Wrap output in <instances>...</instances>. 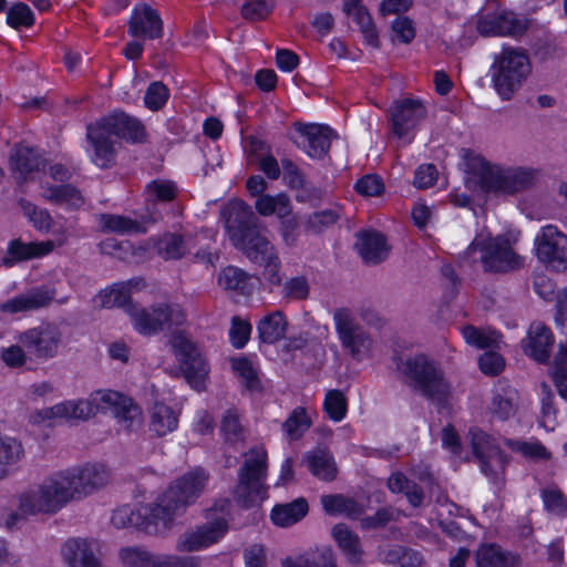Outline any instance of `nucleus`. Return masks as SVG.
<instances>
[{"instance_id":"1","label":"nucleus","mask_w":567,"mask_h":567,"mask_svg":"<svg viewBox=\"0 0 567 567\" xmlns=\"http://www.w3.org/2000/svg\"><path fill=\"white\" fill-rule=\"evenodd\" d=\"M100 411H111L127 431L142 424V411L128 396L116 391H99L87 400L68 401L44 409L45 419L87 420Z\"/></svg>"},{"instance_id":"2","label":"nucleus","mask_w":567,"mask_h":567,"mask_svg":"<svg viewBox=\"0 0 567 567\" xmlns=\"http://www.w3.org/2000/svg\"><path fill=\"white\" fill-rule=\"evenodd\" d=\"M223 216L229 241L250 261H262L265 256L276 250L268 237V228L246 203L230 204Z\"/></svg>"},{"instance_id":"3","label":"nucleus","mask_w":567,"mask_h":567,"mask_svg":"<svg viewBox=\"0 0 567 567\" xmlns=\"http://www.w3.org/2000/svg\"><path fill=\"white\" fill-rule=\"evenodd\" d=\"M467 185L472 183L485 194L514 195L530 188L536 179V172L525 167H503L492 164L484 157L471 156L467 162Z\"/></svg>"},{"instance_id":"4","label":"nucleus","mask_w":567,"mask_h":567,"mask_svg":"<svg viewBox=\"0 0 567 567\" xmlns=\"http://www.w3.org/2000/svg\"><path fill=\"white\" fill-rule=\"evenodd\" d=\"M394 362L406 385L430 401L440 404L446 402L450 395V383L440 363L422 353L405 358L396 357Z\"/></svg>"},{"instance_id":"5","label":"nucleus","mask_w":567,"mask_h":567,"mask_svg":"<svg viewBox=\"0 0 567 567\" xmlns=\"http://www.w3.org/2000/svg\"><path fill=\"white\" fill-rule=\"evenodd\" d=\"M68 504L56 474L45 478L40 485L33 486L18 496V511L12 512L7 520L13 527L19 520L39 514L53 515Z\"/></svg>"},{"instance_id":"6","label":"nucleus","mask_w":567,"mask_h":567,"mask_svg":"<svg viewBox=\"0 0 567 567\" xmlns=\"http://www.w3.org/2000/svg\"><path fill=\"white\" fill-rule=\"evenodd\" d=\"M209 474L202 467H197L173 482L169 487L157 498L161 508L162 526L166 528L175 516L181 515L194 504L203 494Z\"/></svg>"},{"instance_id":"7","label":"nucleus","mask_w":567,"mask_h":567,"mask_svg":"<svg viewBox=\"0 0 567 567\" xmlns=\"http://www.w3.org/2000/svg\"><path fill=\"white\" fill-rule=\"evenodd\" d=\"M492 70L496 92L503 100L508 101L526 81L532 65L525 50L503 48L502 52L495 56Z\"/></svg>"},{"instance_id":"8","label":"nucleus","mask_w":567,"mask_h":567,"mask_svg":"<svg viewBox=\"0 0 567 567\" xmlns=\"http://www.w3.org/2000/svg\"><path fill=\"white\" fill-rule=\"evenodd\" d=\"M481 252L480 260L484 270L489 272H507L517 270L523 266V259L512 248L509 240L495 237L488 240L476 237L464 251V258L472 259L476 251Z\"/></svg>"},{"instance_id":"9","label":"nucleus","mask_w":567,"mask_h":567,"mask_svg":"<svg viewBox=\"0 0 567 567\" xmlns=\"http://www.w3.org/2000/svg\"><path fill=\"white\" fill-rule=\"evenodd\" d=\"M128 315L134 328L145 336L178 328L186 321L182 307L172 302H159L147 308L131 307Z\"/></svg>"},{"instance_id":"10","label":"nucleus","mask_w":567,"mask_h":567,"mask_svg":"<svg viewBox=\"0 0 567 567\" xmlns=\"http://www.w3.org/2000/svg\"><path fill=\"white\" fill-rule=\"evenodd\" d=\"M230 502L221 499L207 509L208 522L195 530L184 533L177 542V549L195 551L216 543L227 530V515Z\"/></svg>"},{"instance_id":"11","label":"nucleus","mask_w":567,"mask_h":567,"mask_svg":"<svg viewBox=\"0 0 567 567\" xmlns=\"http://www.w3.org/2000/svg\"><path fill=\"white\" fill-rule=\"evenodd\" d=\"M55 474L68 503L94 493L105 486L110 480L109 471L99 464L71 467Z\"/></svg>"},{"instance_id":"12","label":"nucleus","mask_w":567,"mask_h":567,"mask_svg":"<svg viewBox=\"0 0 567 567\" xmlns=\"http://www.w3.org/2000/svg\"><path fill=\"white\" fill-rule=\"evenodd\" d=\"M238 472L235 496L245 506H250L260 494L267 475V452L261 447L250 449Z\"/></svg>"},{"instance_id":"13","label":"nucleus","mask_w":567,"mask_h":567,"mask_svg":"<svg viewBox=\"0 0 567 567\" xmlns=\"http://www.w3.org/2000/svg\"><path fill=\"white\" fill-rule=\"evenodd\" d=\"M474 456L478 461L482 473L495 485L503 484V473L507 456L495 440L483 430L472 427L468 432Z\"/></svg>"},{"instance_id":"14","label":"nucleus","mask_w":567,"mask_h":567,"mask_svg":"<svg viewBox=\"0 0 567 567\" xmlns=\"http://www.w3.org/2000/svg\"><path fill=\"white\" fill-rule=\"evenodd\" d=\"M18 341L30 355L39 360H48L58 354L63 342V334L58 324L42 322L38 327L20 333Z\"/></svg>"},{"instance_id":"15","label":"nucleus","mask_w":567,"mask_h":567,"mask_svg":"<svg viewBox=\"0 0 567 567\" xmlns=\"http://www.w3.org/2000/svg\"><path fill=\"white\" fill-rule=\"evenodd\" d=\"M333 321L341 346L352 358L358 359L371 349L373 344L371 334L355 321L349 308H337L333 312Z\"/></svg>"},{"instance_id":"16","label":"nucleus","mask_w":567,"mask_h":567,"mask_svg":"<svg viewBox=\"0 0 567 567\" xmlns=\"http://www.w3.org/2000/svg\"><path fill=\"white\" fill-rule=\"evenodd\" d=\"M536 256L556 272L567 270V236L554 225L544 226L535 238Z\"/></svg>"},{"instance_id":"17","label":"nucleus","mask_w":567,"mask_h":567,"mask_svg":"<svg viewBox=\"0 0 567 567\" xmlns=\"http://www.w3.org/2000/svg\"><path fill=\"white\" fill-rule=\"evenodd\" d=\"M171 343L185 379L193 388L200 390L208 374L206 360L196 344L181 332L172 337Z\"/></svg>"},{"instance_id":"18","label":"nucleus","mask_w":567,"mask_h":567,"mask_svg":"<svg viewBox=\"0 0 567 567\" xmlns=\"http://www.w3.org/2000/svg\"><path fill=\"white\" fill-rule=\"evenodd\" d=\"M162 514L156 503L135 509L130 505L116 508L111 517L116 528L134 527L147 534H155L162 526Z\"/></svg>"},{"instance_id":"19","label":"nucleus","mask_w":567,"mask_h":567,"mask_svg":"<svg viewBox=\"0 0 567 567\" xmlns=\"http://www.w3.org/2000/svg\"><path fill=\"white\" fill-rule=\"evenodd\" d=\"M393 133L405 137L426 116V109L419 100L404 99L390 110Z\"/></svg>"},{"instance_id":"20","label":"nucleus","mask_w":567,"mask_h":567,"mask_svg":"<svg viewBox=\"0 0 567 567\" xmlns=\"http://www.w3.org/2000/svg\"><path fill=\"white\" fill-rule=\"evenodd\" d=\"M96 124L111 136H116L132 143H141L145 138V127L135 117L124 112H114L102 117Z\"/></svg>"},{"instance_id":"21","label":"nucleus","mask_w":567,"mask_h":567,"mask_svg":"<svg viewBox=\"0 0 567 567\" xmlns=\"http://www.w3.org/2000/svg\"><path fill=\"white\" fill-rule=\"evenodd\" d=\"M128 33L135 38L159 39L163 37V21L147 3L136 4L128 20Z\"/></svg>"},{"instance_id":"22","label":"nucleus","mask_w":567,"mask_h":567,"mask_svg":"<svg viewBox=\"0 0 567 567\" xmlns=\"http://www.w3.org/2000/svg\"><path fill=\"white\" fill-rule=\"evenodd\" d=\"M554 344V336L542 322H533L527 337L522 340L524 353L538 363H547Z\"/></svg>"},{"instance_id":"23","label":"nucleus","mask_w":567,"mask_h":567,"mask_svg":"<svg viewBox=\"0 0 567 567\" xmlns=\"http://www.w3.org/2000/svg\"><path fill=\"white\" fill-rule=\"evenodd\" d=\"M53 299L54 292L52 290L45 287L32 288L1 303L0 310L9 315L35 311L48 307Z\"/></svg>"},{"instance_id":"24","label":"nucleus","mask_w":567,"mask_h":567,"mask_svg":"<svg viewBox=\"0 0 567 567\" xmlns=\"http://www.w3.org/2000/svg\"><path fill=\"white\" fill-rule=\"evenodd\" d=\"M86 138L93 148L92 162L100 168H110L115 164V141L96 123L86 126Z\"/></svg>"},{"instance_id":"25","label":"nucleus","mask_w":567,"mask_h":567,"mask_svg":"<svg viewBox=\"0 0 567 567\" xmlns=\"http://www.w3.org/2000/svg\"><path fill=\"white\" fill-rule=\"evenodd\" d=\"M97 543L93 539L72 538L62 549L63 557L70 567H103L96 557Z\"/></svg>"},{"instance_id":"26","label":"nucleus","mask_w":567,"mask_h":567,"mask_svg":"<svg viewBox=\"0 0 567 567\" xmlns=\"http://www.w3.org/2000/svg\"><path fill=\"white\" fill-rule=\"evenodd\" d=\"M526 25L513 13L503 12L496 16H486L478 20L477 31L487 35H520L525 32Z\"/></svg>"},{"instance_id":"27","label":"nucleus","mask_w":567,"mask_h":567,"mask_svg":"<svg viewBox=\"0 0 567 567\" xmlns=\"http://www.w3.org/2000/svg\"><path fill=\"white\" fill-rule=\"evenodd\" d=\"M44 167V159L34 147L28 145L16 146L10 155V168L20 183L28 179L33 172Z\"/></svg>"},{"instance_id":"28","label":"nucleus","mask_w":567,"mask_h":567,"mask_svg":"<svg viewBox=\"0 0 567 567\" xmlns=\"http://www.w3.org/2000/svg\"><path fill=\"white\" fill-rule=\"evenodd\" d=\"M297 131L306 138L303 147L307 154L313 158L323 157L331 146L333 131L326 125L299 124Z\"/></svg>"},{"instance_id":"29","label":"nucleus","mask_w":567,"mask_h":567,"mask_svg":"<svg viewBox=\"0 0 567 567\" xmlns=\"http://www.w3.org/2000/svg\"><path fill=\"white\" fill-rule=\"evenodd\" d=\"M41 189L44 199L54 205L64 206L71 210H78L85 204L82 192L76 186L69 183L59 185L42 183Z\"/></svg>"},{"instance_id":"30","label":"nucleus","mask_w":567,"mask_h":567,"mask_svg":"<svg viewBox=\"0 0 567 567\" xmlns=\"http://www.w3.org/2000/svg\"><path fill=\"white\" fill-rule=\"evenodd\" d=\"M54 249L52 240L24 243L20 238L9 243L7 256L2 261L6 266H12L16 262L40 258L50 254Z\"/></svg>"},{"instance_id":"31","label":"nucleus","mask_w":567,"mask_h":567,"mask_svg":"<svg viewBox=\"0 0 567 567\" xmlns=\"http://www.w3.org/2000/svg\"><path fill=\"white\" fill-rule=\"evenodd\" d=\"M357 237L355 247L367 264L377 265L388 257L389 247L382 234L375 230H368L359 233Z\"/></svg>"},{"instance_id":"32","label":"nucleus","mask_w":567,"mask_h":567,"mask_svg":"<svg viewBox=\"0 0 567 567\" xmlns=\"http://www.w3.org/2000/svg\"><path fill=\"white\" fill-rule=\"evenodd\" d=\"M331 534L347 561L354 566L361 565L364 550L359 535L342 523L334 525Z\"/></svg>"},{"instance_id":"33","label":"nucleus","mask_w":567,"mask_h":567,"mask_svg":"<svg viewBox=\"0 0 567 567\" xmlns=\"http://www.w3.org/2000/svg\"><path fill=\"white\" fill-rule=\"evenodd\" d=\"M476 567H519L520 556L502 548L499 545H482L475 555Z\"/></svg>"},{"instance_id":"34","label":"nucleus","mask_w":567,"mask_h":567,"mask_svg":"<svg viewBox=\"0 0 567 567\" xmlns=\"http://www.w3.org/2000/svg\"><path fill=\"white\" fill-rule=\"evenodd\" d=\"M192 237L176 233H165L156 243L157 254L165 260H177L190 251Z\"/></svg>"},{"instance_id":"35","label":"nucleus","mask_w":567,"mask_h":567,"mask_svg":"<svg viewBox=\"0 0 567 567\" xmlns=\"http://www.w3.org/2000/svg\"><path fill=\"white\" fill-rule=\"evenodd\" d=\"M308 511V502L299 497L290 503L277 504L271 511V520L277 526L288 527L300 522Z\"/></svg>"},{"instance_id":"36","label":"nucleus","mask_w":567,"mask_h":567,"mask_svg":"<svg viewBox=\"0 0 567 567\" xmlns=\"http://www.w3.org/2000/svg\"><path fill=\"white\" fill-rule=\"evenodd\" d=\"M382 561L388 565H398L399 567H424L423 555L412 548L392 545L382 550Z\"/></svg>"},{"instance_id":"37","label":"nucleus","mask_w":567,"mask_h":567,"mask_svg":"<svg viewBox=\"0 0 567 567\" xmlns=\"http://www.w3.org/2000/svg\"><path fill=\"white\" fill-rule=\"evenodd\" d=\"M324 512L329 515H346L357 518L363 513V507L353 498L342 494L322 495L320 497Z\"/></svg>"},{"instance_id":"38","label":"nucleus","mask_w":567,"mask_h":567,"mask_svg":"<svg viewBox=\"0 0 567 567\" xmlns=\"http://www.w3.org/2000/svg\"><path fill=\"white\" fill-rule=\"evenodd\" d=\"M288 322L281 311H275L264 317L258 326V336L261 342L272 344L286 334Z\"/></svg>"},{"instance_id":"39","label":"nucleus","mask_w":567,"mask_h":567,"mask_svg":"<svg viewBox=\"0 0 567 567\" xmlns=\"http://www.w3.org/2000/svg\"><path fill=\"white\" fill-rule=\"evenodd\" d=\"M178 425L175 411L164 404L155 403L151 411L150 431L157 436H164L173 432Z\"/></svg>"},{"instance_id":"40","label":"nucleus","mask_w":567,"mask_h":567,"mask_svg":"<svg viewBox=\"0 0 567 567\" xmlns=\"http://www.w3.org/2000/svg\"><path fill=\"white\" fill-rule=\"evenodd\" d=\"M255 208L261 216H270L276 214L280 218L287 217L291 212L290 199L286 194L271 196L262 194L258 196Z\"/></svg>"},{"instance_id":"41","label":"nucleus","mask_w":567,"mask_h":567,"mask_svg":"<svg viewBox=\"0 0 567 567\" xmlns=\"http://www.w3.org/2000/svg\"><path fill=\"white\" fill-rule=\"evenodd\" d=\"M250 277L243 269L228 266L221 270L218 277V284L225 290H233L239 295H250Z\"/></svg>"},{"instance_id":"42","label":"nucleus","mask_w":567,"mask_h":567,"mask_svg":"<svg viewBox=\"0 0 567 567\" xmlns=\"http://www.w3.org/2000/svg\"><path fill=\"white\" fill-rule=\"evenodd\" d=\"M309 471L323 481H332L337 475V467L332 455L323 450H317L307 456Z\"/></svg>"},{"instance_id":"43","label":"nucleus","mask_w":567,"mask_h":567,"mask_svg":"<svg viewBox=\"0 0 567 567\" xmlns=\"http://www.w3.org/2000/svg\"><path fill=\"white\" fill-rule=\"evenodd\" d=\"M99 299L104 308H123L128 313V308L135 307L131 301V292L121 282L114 284L110 289L100 292Z\"/></svg>"},{"instance_id":"44","label":"nucleus","mask_w":567,"mask_h":567,"mask_svg":"<svg viewBox=\"0 0 567 567\" xmlns=\"http://www.w3.org/2000/svg\"><path fill=\"white\" fill-rule=\"evenodd\" d=\"M551 377L559 395L567 401V342L558 346L554 357Z\"/></svg>"},{"instance_id":"45","label":"nucleus","mask_w":567,"mask_h":567,"mask_svg":"<svg viewBox=\"0 0 567 567\" xmlns=\"http://www.w3.org/2000/svg\"><path fill=\"white\" fill-rule=\"evenodd\" d=\"M120 556L125 567H156L162 558L138 546L122 548Z\"/></svg>"},{"instance_id":"46","label":"nucleus","mask_w":567,"mask_h":567,"mask_svg":"<svg viewBox=\"0 0 567 567\" xmlns=\"http://www.w3.org/2000/svg\"><path fill=\"white\" fill-rule=\"evenodd\" d=\"M100 226L104 233H140L141 227L137 221L121 215L102 214L100 215Z\"/></svg>"},{"instance_id":"47","label":"nucleus","mask_w":567,"mask_h":567,"mask_svg":"<svg viewBox=\"0 0 567 567\" xmlns=\"http://www.w3.org/2000/svg\"><path fill=\"white\" fill-rule=\"evenodd\" d=\"M311 426V420L305 408H296L282 424L284 432L291 441L299 440Z\"/></svg>"},{"instance_id":"48","label":"nucleus","mask_w":567,"mask_h":567,"mask_svg":"<svg viewBox=\"0 0 567 567\" xmlns=\"http://www.w3.org/2000/svg\"><path fill=\"white\" fill-rule=\"evenodd\" d=\"M150 202H172L176 198L178 188L176 184L167 179H154L145 187Z\"/></svg>"},{"instance_id":"49","label":"nucleus","mask_w":567,"mask_h":567,"mask_svg":"<svg viewBox=\"0 0 567 567\" xmlns=\"http://www.w3.org/2000/svg\"><path fill=\"white\" fill-rule=\"evenodd\" d=\"M7 24L16 30L30 28L34 24V14L28 4L16 2L7 11Z\"/></svg>"},{"instance_id":"50","label":"nucleus","mask_w":567,"mask_h":567,"mask_svg":"<svg viewBox=\"0 0 567 567\" xmlns=\"http://www.w3.org/2000/svg\"><path fill=\"white\" fill-rule=\"evenodd\" d=\"M221 432L227 442L235 444L245 440V430L240 423L239 415L228 410L221 420Z\"/></svg>"},{"instance_id":"51","label":"nucleus","mask_w":567,"mask_h":567,"mask_svg":"<svg viewBox=\"0 0 567 567\" xmlns=\"http://www.w3.org/2000/svg\"><path fill=\"white\" fill-rule=\"evenodd\" d=\"M542 499L547 512L558 516H567V497L558 487L544 488Z\"/></svg>"},{"instance_id":"52","label":"nucleus","mask_w":567,"mask_h":567,"mask_svg":"<svg viewBox=\"0 0 567 567\" xmlns=\"http://www.w3.org/2000/svg\"><path fill=\"white\" fill-rule=\"evenodd\" d=\"M504 443L512 451L519 452L524 456L536 461L548 460L550 457V453L547 451V449L538 442L529 443L512 439H505Z\"/></svg>"},{"instance_id":"53","label":"nucleus","mask_w":567,"mask_h":567,"mask_svg":"<svg viewBox=\"0 0 567 567\" xmlns=\"http://www.w3.org/2000/svg\"><path fill=\"white\" fill-rule=\"evenodd\" d=\"M324 411L333 421H341L347 413V399L339 390H330L326 394Z\"/></svg>"},{"instance_id":"54","label":"nucleus","mask_w":567,"mask_h":567,"mask_svg":"<svg viewBox=\"0 0 567 567\" xmlns=\"http://www.w3.org/2000/svg\"><path fill=\"white\" fill-rule=\"evenodd\" d=\"M21 207L24 215L29 217L33 226L39 230L49 231L53 224V219L47 209L37 207L27 200H21Z\"/></svg>"},{"instance_id":"55","label":"nucleus","mask_w":567,"mask_h":567,"mask_svg":"<svg viewBox=\"0 0 567 567\" xmlns=\"http://www.w3.org/2000/svg\"><path fill=\"white\" fill-rule=\"evenodd\" d=\"M462 333L468 344L475 346L478 349L492 348L497 341V336L495 332L487 333L484 330L477 329L473 326L464 327Z\"/></svg>"},{"instance_id":"56","label":"nucleus","mask_w":567,"mask_h":567,"mask_svg":"<svg viewBox=\"0 0 567 567\" xmlns=\"http://www.w3.org/2000/svg\"><path fill=\"white\" fill-rule=\"evenodd\" d=\"M24 454L22 444L12 437H0V464L12 465Z\"/></svg>"},{"instance_id":"57","label":"nucleus","mask_w":567,"mask_h":567,"mask_svg":"<svg viewBox=\"0 0 567 567\" xmlns=\"http://www.w3.org/2000/svg\"><path fill=\"white\" fill-rule=\"evenodd\" d=\"M169 96L168 89L162 82H153L148 85L144 102L147 109L152 111L161 110Z\"/></svg>"},{"instance_id":"58","label":"nucleus","mask_w":567,"mask_h":567,"mask_svg":"<svg viewBox=\"0 0 567 567\" xmlns=\"http://www.w3.org/2000/svg\"><path fill=\"white\" fill-rule=\"evenodd\" d=\"M234 371L245 380V384L249 390H257L260 386L257 372L252 363L247 358H238L231 361Z\"/></svg>"},{"instance_id":"59","label":"nucleus","mask_w":567,"mask_h":567,"mask_svg":"<svg viewBox=\"0 0 567 567\" xmlns=\"http://www.w3.org/2000/svg\"><path fill=\"white\" fill-rule=\"evenodd\" d=\"M354 21L360 27L367 42L373 48L379 47V37L372 20V17L367 9H359L353 16Z\"/></svg>"},{"instance_id":"60","label":"nucleus","mask_w":567,"mask_h":567,"mask_svg":"<svg viewBox=\"0 0 567 567\" xmlns=\"http://www.w3.org/2000/svg\"><path fill=\"white\" fill-rule=\"evenodd\" d=\"M259 266L264 267V277L265 279L275 286L281 285L282 278L280 276V267L281 262L278 257L277 250H274L272 254L265 256L262 261H254Z\"/></svg>"},{"instance_id":"61","label":"nucleus","mask_w":567,"mask_h":567,"mask_svg":"<svg viewBox=\"0 0 567 567\" xmlns=\"http://www.w3.org/2000/svg\"><path fill=\"white\" fill-rule=\"evenodd\" d=\"M272 11V7L265 0H246L241 7V16L250 21L265 20Z\"/></svg>"},{"instance_id":"62","label":"nucleus","mask_w":567,"mask_h":567,"mask_svg":"<svg viewBox=\"0 0 567 567\" xmlns=\"http://www.w3.org/2000/svg\"><path fill=\"white\" fill-rule=\"evenodd\" d=\"M310 287L306 277H293L284 285V297L293 300H305L308 298Z\"/></svg>"},{"instance_id":"63","label":"nucleus","mask_w":567,"mask_h":567,"mask_svg":"<svg viewBox=\"0 0 567 567\" xmlns=\"http://www.w3.org/2000/svg\"><path fill=\"white\" fill-rule=\"evenodd\" d=\"M251 332V326L249 322L241 320L239 317H234L231 320V328L229 331V337L231 344L241 349L248 342L249 336Z\"/></svg>"},{"instance_id":"64","label":"nucleus","mask_w":567,"mask_h":567,"mask_svg":"<svg viewBox=\"0 0 567 567\" xmlns=\"http://www.w3.org/2000/svg\"><path fill=\"white\" fill-rule=\"evenodd\" d=\"M355 190L363 196H379L384 190V184L378 175H365L357 182Z\"/></svg>"}]
</instances>
